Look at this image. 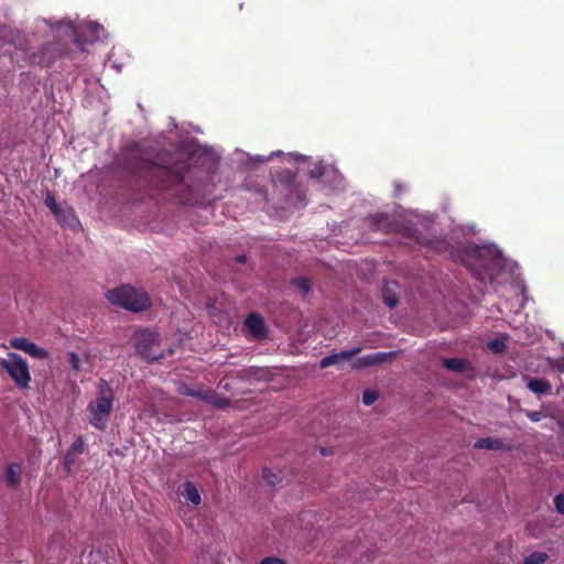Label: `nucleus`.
<instances>
[{
	"label": "nucleus",
	"instance_id": "1",
	"mask_svg": "<svg viewBox=\"0 0 564 564\" xmlns=\"http://www.w3.org/2000/svg\"><path fill=\"white\" fill-rule=\"evenodd\" d=\"M131 183L138 188L170 192L183 205H195L199 200L198 188L191 183V170L185 161L170 165L133 156L128 162Z\"/></svg>",
	"mask_w": 564,
	"mask_h": 564
},
{
	"label": "nucleus",
	"instance_id": "2",
	"mask_svg": "<svg viewBox=\"0 0 564 564\" xmlns=\"http://www.w3.org/2000/svg\"><path fill=\"white\" fill-rule=\"evenodd\" d=\"M462 263L482 283H494L507 268V259L495 245L467 243L456 250Z\"/></svg>",
	"mask_w": 564,
	"mask_h": 564
},
{
	"label": "nucleus",
	"instance_id": "3",
	"mask_svg": "<svg viewBox=\"0 0 564 564\" xmlns=\"http://www.w3.org/2000/svg\"><path fill=\"white\" fill-rule=\"evenodd\" d=\"M106 297L111 304L131 312H142L151 306L149 295L131 285H121L109 290Z\"/></svg>",
	"mask_w": 564,
	"mask_h": 564
},
{
	"label": "nucleus",
	"instance_id": "4",
	"mask_svg": "<svg viewBox=\"0 0 564 564\" xmlns=\"http://www.w3.org/2000/svg\"><path fill=\"white\" fill-rule=\"evenodd\" d=\"M98 389L99 395L88 405L90 412L89 422L98 430H104L112 411L113 390L105 379L99 380Z\"/></svg>",
	"mask_w": 564,
	"mask_h": 564
},
{
	"label": "nucleus",
	"instance_id": "5",
	"mask_svg": "<svg viewBox=\"0 0 564 564\" xmlns=\"http://www.w3.org/2000/svg\"><path fill=\"white\" fill-rule=\"evenodd\" d=\"M160 341L159 333L150 329L139 330L135 334V352L149 364L163 359L166 355H171L173 350L169 349L167 352H155L154 348L160 345Z\"/></svg>",
	"mask_w": 564,
	"mask_h": 564
},
{
	"label": "nucleus",
	"instance_id": "6",
	"mask_svg": "<svg viewBox=\"0 0 564 564\" xmlns=\"http://www.w3.org/2000/svg\"><path fill=\"white\" fill-rule=\"evenodd\" d=\"M0 370H6L18 388H30L29 366L20 355L9 352L7 359H0Z\"/></svg>",
	"mask_w": 564,
	"mask_h": 564
},
{
	"label": "nucleus",
	"instance_id": "7",
	"mask_svg": "<svg viewBox=\"0 0 564 564\" xmlns=\"http://www.w3.org/2000/svg\"><path fill=\"white\" fill-rule=\"evenodd\" d=\"M402 235L414 240L417 245L425 247L437 253L449 251L451 243L446 236L424 235L414 226H404Z\"/></svg>",
	"mask_w": 564,
	"mask_h": 564
},
{
	"label": "nucleus",
	"instance_id": "8",
	"mask_svg": "<svg viewBox=\"0 0 564 564\" xmlns=\"http://www.w3.org/2000/svg\"><path fill=\"white\" fill-rule=\"evenodd\" d=\"M66 51L67 48L59 41L48 42L43 44L37 52L32 53L29 56V62L32 65L51 67Z\"/></svg>",
	"mask_w": 564,
	"mask_h": 564
},
{
	"label": "nucleus",
	"instance_id": "9",
	"mask_svg": "<svg viewBox=\"0 0 564 564\" xmlns=\"http://www.w3.org/2000/svg\"><path fill=\"white\" fill-rule=\"evenodd\" d=\"M180 394L185 397H193L204 401L205 403L212 404L216 409H226L230 404V400L226 397L220 395L213 389H193L186 383H181L177 388Z\"/></svg>",
	"mask_w": 564,
	"mask_h": 564
},
{
	"label": "nucleus",
	"instance_id": "10",
	"mask_svg": "<svg viewBox=\"0 0 564 564\" xmlns=\"http://www.w3.org/2000/svg\"><path fill=\"white\" fill-rule=\"evenodd\" d=\"M44 204L63 225L72 226L76 220L74 212L70 208H63L58 205L52 192L46 193Z\"/></svg>",
	"mask_w": 564,
	"mask_h": 564
},
{
	"label": "nucleus",
	"instance_id": "11",
	"mask_svg": "<svg viewBox=\"0 0 564 564\" xmlns=\"http://www.w3.org/2000/svg\"><path fill=\"white\" fill-rule=\"evenodd\" d=\"M245 325L256 340H263L268 337V327L261 314L250 313L246 317Z\"/></svg>",
	"mask_w": 564,
	"mask_h": 564
},
{
	"label": "nucleus",
	"instance_id": "12",
	"mask_svg": "<svg viewBox=\"0 0 564 564\" xmlns=\"http://www.w3.org/2000/svg\"><path fill=\"white\" fill-rule=\"evenodd\" d=\"M11 347L22 350L37 359H46L50 354L46 349L37 346L25 337H15L10 341Z\"/></svg>",
	"mask_w": 564,
	"mask_h": 564
},
{
	"label": "nucleus",
	"instance_id": "13",
	"mask_svg": "<svg viewBox=\"0 0 564 564\" xmlns=\"http://www.w3.org/2000/svg\"><path fill=\"white\" fill-rule=\"evenodd\" d=\"M85 448V443L82 436L77 437L73 444L70 445L69 449L64 456V469L67 474L70 473L73 465L75 464V460L78 455L83 454Z\"/></svg>",
	"mask_w": 564,
	"mask_h": 564
},
{
	"label": "nucleus",
	"instance_id": "14",
	"mask_svg": "<svg viewBox=\"0 0 564 564\" xmlns=\"http://www.w3.org/2000/svg\"><path fill=\"white\" fill-rule=\"evenodd\" d=\"M360 351H361V347H356L350 350H344V351H340L337 354L326 356L319 361V367L327 368L332 365H339L343 361L352 359V357L356 356Z\"/></svg>",
	"mask_w": 564,
	"mask_h": 564
},
{
	"label": "nucleus",
	"instance_id": "15",
	"mask_svg": "<svg viewBox=\"0 0 564 564\" xmlns=\"http://www.w3.org/2000/svg\"><path fill=\"white\" fill-rule=\"evenodd\" d=\"M398 289V282L388 281L381 290L382 301L389 308H394L399 304Z\"/></svg>",
	"mask_w": 564,
	"mask_h": 564
},
{
	"label": "nucleus",
	"instance_id": "16",
	"mask_svg": "<svg viewBox=\"0 0 564 564\" xmlns=\"http://www.w3.org/2000/svg\"><path fill=\"white\" fill-rule=\"evenodd\" d=\"M474 447L477 449H487V451H509L510 445H508L505 441L498 437H482L476 441Z\"/></svg>",
	"mask_w": 564,
	"mask_h": 564
},
{
	"label": "nucleus",
	"instance_id": "17",
	"mask_svg": "<svg viewBox=\"0 0 564 564\" xmlns=\"http://www.w3.org/2000/svg\"><path fill=\"white\" fill-rule=\"evenodd\" d=\"M21 466L17 463L9 464L4 474V481L7 487L14 489L21 481Z\"/></svg>",
	"mask_w": 564,
	"mask_h": 564
},
{
	"label": "nucleus",
	"instance_id": "18",
	"mask_svg": "<svg viewBox=\"0 0 564 564\" xmlns=\"http://www.w3.org/2000/svg\"><path fill=\"white\" fill-rule=\"evenodd\" d=\"M527 387L530 391L538 395H546L552 391V386L550 382L541 378H529Z\"/></svg>",
	"mask_w": 564,
	"mask_h": 564
},
{
	"label": "nucleus",
	"instance_id": "19",
	"mask_svg": "<svg viewBox=\"0 0 564 564\" xmlns=\"http://www.w3.org/2000/svg\"><path fill=\"white\" fill-rule=\"evenodd\" d=\"M270 371L265 368L249 367L239 372L241 379L268 380Z\"/></svg>",
	"mask_w": 564,
	"mask_h": 564
},
{
	"label": "nucleus",
	"instance_id": "20",
	"mask_svg": "<svg viewBox=\"0 0 564 564\" xmlns=\"http://www.w3.org/2000/svg\"><path fill=\"white\" fill-rule=\"evenodd\" d=\"M443 366L449 371L459 373L465 372L470 368L469 361L463 358H444Z\"/></svg>",
	"mask_w": 564,
	"mask_h": 564
},
{
	"label": "nucleus",
	"instance_id": "21",
	"mask_svg": "<svg viewBox=\"0 0 564 564\" xmlns=\"http://www.w3.org/2000/svg\"><path fill=\"white\" fill-rule=\"evenodd\" d=\"M372 230H386L389 227V216L387 214H376L367 218Z\"/></svg>",
	"mask_w": 564,
	"mask_h": 564
},
{
	"label": "nucleus",
	"instance_id": "22",
	"mask_svg": "<svg viewBox=\"0 0 564 564\" xmlns=\"http://www.w3.org/2000/svg\"><path fill=\"white\" fill-rule=\"evenodd\" d=\"M63 25L66 26V36L69 37L72 41H74L77 44L86 43L87 40H82L76 26L73 24V22L68 21L65 23L64 21L56 23V30H59Z\"/></svg>",
	"mask_w": 564,
	"mask_h": 564
},
{
	"label": "nucleus",
	"instance_id": "23",
	"mask_svg": "<svg viewBox=\"0 0 564 564\" xmlns=\"http://www.w3.org/2000/svg\"><path fill=\"white\" fill-rule=\"evenodd\" d=\"M507 336L496 337L487 343V348L495 355H501L507 349Z\"/></svg>",
	"mask_w": 564,
	"mask_h": 564
},
{
	"label": "nucleus",
	"instance_id": "24",
	"mask_svg": "<svg viewBox=\"0 0 564 564\" xmlns=\"http://www.w3.org/2000/svg\"><path fill=\"white\" fill-rule=\"evenodd\" d=\"M183 496L195 506L200 503V495L195 485L191 481L184 482Z\"/></svg>",
	"mask_w": 564,
	"mask_h": 564
},
{
	"label": "nucleus",
	"instance_id": "25",
	"mask_svg": "<svg viewBox=\"0 0 564 564\" xmlns=\"http://www.w3.org/2000/svg\"><path fill=\"white\" fill-rule=\"evenodd\" d=\"M291 284L296 288L303 295H307L312 291L311 281L305 276H296L291 280Z\"/></svg>",
	"mask_w": 564,
	"mask_h": 564
},
{
	"label": "nucleus",
	"instance_id": "26",
	"mask_svg": "<svg viewBox=\"0 0 564 564\" xmlns=\"http://www.w3.org/2000/svg\"><path fill=\"white\" fill-rule=\"evenodd\" d=\"M398 351H380L373 354L375 366L382 365L384 362L392 361L397 358Z\"/></svg>",
	"mask_w": 564,
	"mask_h": 564
},
{
	"label": "nucleus",
	"instance_id": "27",
	"mask_svg": "<svg viewBox=\"0 0 564 564\" xmlns=\"http://www.w3.org/2000/svg\"><path fill=\"white\" fill-rule=\"evenodd\" d=\"M375 360H373V354H369L366 356H362L361 358H358L355 360L351 365L352 369L360 370L367 367H373Z\"/></svg>",
	"mask_w": 564,
	"mask_h": 564
},
{
	"label": "nucleus",
	"instance_id": "28",
	"mask_svg": "<svg viewBox=\"0 0 564 564\" xmlns=\"http://www.w3.org/2000/svg\"><path fill=\"white\" fill-rule=\"evenodd\" d=\"M549 555L544 552H533L524 558L523 564H543Z\"/></svg>",
	"mask_w": 564,
	"mask_h": 564
},
{
	"label": "nucleus",
	"instance_id": "29",
	"mask_svg": "<svg viewBox=\"0 0 564 564\" xmlns=\"http://www.w3.org/2000/svg\"><path fill=\"white\" fill-rule=\"evenodd\" d=\"M262 478L268 482L270 486H275L278 482L281 481V477L276 474H274L269 468H263L262 470Z\"/></svg>",
	"mask_w": 564,
	"mask_h": 564
},
{
	"label": "nucleus",
	"instance_id": "30",
	"mask_svg": "<svg viewBox=\"0 0 564 564\" xmlns=\"http://www.w3.org/2000/svg\"><path fill=\"white\" fill-rule=\"evenodd\" d=\"M378 399V392L375 391V390H365L364 394H362V402L366 404V405H371L372 403H375Z\"/></svg>",
	"mask_w": 564,
	"mask_h": 564
},
{
	"label": "nucleus",
	"instance_id": "31",
	"mask_svg": "<svg viewBox=\"0 0 564 564\" xmlns=\"http://www.w3.org/2000/svg\"><path fill=\"white\" fill-rule=\"evenodd\" d=\"M87 28H88V30L91 33L90 42H93L95 40H98L100 37L99 32L104 31V28L100 24L96 23V22H89L87 24Z\"/></svg>",
	"mask_w": 564,
	"mask_h": 564
},
{
	"label": "nucleus",
	"instance_id": "32",
	"mask_svg": "<svg viewBox=\"0 0 564 564\" xmlns=\"http://www.w3.org/2000/svg\"><path fill=\"white\" fill-rule=\"evenodd\" d=\"M325 167L322 164L316 165L314 169H312L308 172V176L311 178H317L319 180L324 174Z\"/></svg>",
	"mask_w": 564,
	"mask_h": 564
},
{
	"label": "nucleus",
	"instance_id": "33",
	"mask_svg": "<svg viewBox=\"0 0 564 564\" xmlns=\"http://www.w3.org/2000/svg\"><path fill=\"white\" fill-rule=\"evenodd\" d=\"M525 414L533 422H539L546 416L542 411H527Z\"/></svg>",
	"mask_w": 564,
	"mask_h": 564
},
{
	"label": "nucleus",
	"instance_id": "34",
	"mask_svg": "<svg viewBox=\"0 0 564 564\" xmlns=\"http://www.w3.org/2000/svg\"><path fill=\"white\" fill-rule=\"evenodd\" d=\"M69 364L75 371H79V357L76 352L70 351L68 354Z\"/></svg>",
	"mask_w": 564,
	"mask_h": 564
},
{
	"label": "nucleus",
	"instance_id": "35",
	"mask_svg": "<svg viewBox=\"0 0 564 564\" xmlns=\"http://www.w3.org/2000/svg\"><path fill=\"white\" fill-rule=\"evenodd\" d=\"M554 503L557 512L564 514V495L560 494L554 498Z\"/></svg>",
	"mask_w": 564,
	"mask_h": 564
},
{
	"label": "nucleus",
	"instance_id": "36",
	"mask_svg": "<svg viewBox=\"0 0 564 564\" xmlns=\"http://www.w3.org/2000/svg\"><path fill=\"white\" fill-rule=\"evenodd\" d=\"M260 564H285L283 560L278 557H265Z\"/></svg>",
	"mask_w": 564,
	"mask_h": 564
},
{
	"label": "nucleus",
	"instance_id": "37",
	"mask_svg": "<svg viewBox=\"0 0 564 564\" xmlns=\"http://www.w3.org/2000/svg\"><path fill=\"white\" fill-rule=\"evenodd\" d=\"M293 181H294V175L292 174V172L288 171L286 175L284 177V182L288 184H291Z\"/></svg>",
	"mask_w": 564,
	"mask_h": 564
},
{
	"label": "nucleus",
	"instance_id": "38",
	"mask_svg": "<svg viewBox=\"0 0 564 564\" xmlns=\"http://www.w3.org/2000/svg\"><path fill=\"white\" fill-rule=\"evenodd\" d=\"M235 260L237 263H246L247 257H246V254H238Z\"/></svg>",
	"mask_w": 564,
	"mask_h": 564
},
{
	"label": "nucleus",
	"instance_id": "39",
	"mask_svg": "<svg viewBox=\"0 0 564 564\" xmlns=\"http://www.w3.org/2000/svg\"><path fill=\"white\" fill-rule=\"evenodd\" d=\"M272 155H273V153L270 156H268V158H263V156L258 155V156L254 158V161L263 163L265 161H269L272 158Z\"/></svg>",
	"mask_w": 564,
	"mask_h": 564
},
{
	"label": "nucleus",
	"instance_id": "40",
	"mask_svg": "<svg viewBox=\"0 0 564 564\" xmlns=\"http://www.w3.org/2000/svg\"><path fill=\"white\" fill-rule=\"evenodd\" d=\"M260 193L263 194L264 197L267 196V193L264 189H261Z\"/></svg>",
	"mask_w": 564,
	"mask_h": 564
},
{
	"label": "nucleus",
	"instance_id": "41",
	"mask_svg": "<svg viewBox=\"0 0 564 564\" xmlns=\"http://www.w3.org/2000/svg\"><path fill=\"white\" fill-rule=\"evenodd\" d=\"M561 390H564V386L558 388L557 393H561Z\"/></svg>",
	"mask_w": 564,
	"mask_h": 564
},
{
	"label": "nucleus",
	"instance_id": "42",
	"mask_svg": "<svg viewBox=\"0 0 564 564\" xmlns=\"http://www.w3.org/2000/svg\"><path fill=\"white\" fill-rule=\"evenodd\" d=\"M561 390H564V386L558 388L557 393H561Z\"/></svg>",
	"mask_w": 564,
	"mask_h": 564
},
{
	"label": "nucleus",
	"instance_id": "43",
	"mask_svg": "<svg viewBox=\"0 0 564 564\" xmlns=\"http://www.w3.org/2000/svg\"><path fill=\"white\" fill-rule=\"evenodd\" d=\"M303 159H304V158H303V156H301V155L296 156V160H303Z\"/></svg>",
	"mask_w": 564,
	"mask_h": 564
},
{
	"label": "nucleus",
	"instance_id": "44",
	"mask_svg": "<svg viewBox=\"0 0 564 564\" xmlns=\"http://www.w3.org/2000/svg\"><path fill=\"white\" fill-rule=\"evenodd\" d=\"M116 453L122 455L121 451L116 449Z\"/></svg>",
	"mask_w": 564,
	"mask_h": 564
},
{
	"label": "nucleus",
	"instance_id": "45",
	"mask_svg": "<svg viewBox=\"0 0 564 564\" xmlns=\"http://www.w3.org/2000/svg\"><path fill=\"white\" fill-rule=\"evenodd\" d=\"M560 370H561V371H564V366H561Z\"/></svg>",
	"mask_w": 564,
	"mask_h": 564
}]
</instances>
